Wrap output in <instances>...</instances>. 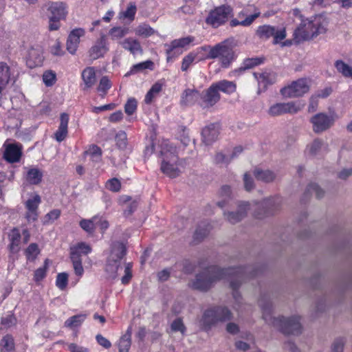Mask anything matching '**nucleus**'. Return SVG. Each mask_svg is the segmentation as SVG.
<instances>
[{
	"instance_id": "nucleus-1",
	"label": "nucleus",
	"mask_w": 352,
	"mask_h": 352,
	"mask_svg": "<svg viewBox=\"0 0 352 352\" xmlns=\"http://www.w3.org/2000/svg\"><path fill=\"white\" fill-rule=\"evenodd\" d=\"M248 268L241 266L228 268H221L216 265L209 266L196 276L195 280L190 286L194 289L206 292L214 283L223 279L228 280L233 291V297L237 299L240 296L238 290L242 282L246 278H253L257 274L256 271L250 272Z\"/></svg>"
},
{
	"instance_id": "nucleus-2",
	"label": "nucleus",
	"mask_w": 352,
	"mask_h": 352,
	"mask_svg": "<svg viewBox=\"0 0 352 352\" xmlns=\"http://www.w3.org/2000/svg\"><path fill=\"white\" fill-rule=\"evenodd\" d=\"M258 303L262 309L263 318L266 322H270L274 327H278L279 331L285 335L298 336L301 333L302 326L300 317L272 318L271 317L272 303L270 301L264 302L263 298L258 300Z\"/></svg>"
},
{
	"instance_id": "nucleus-3",
	"label": "nucleus",
	"mask_w": 352,
	"mask_h": 352,
	"mask_svg": "<svg viewBox=\"0 0 352 352\" xmlns=\"http://www.w3.org/2000/svg\"><path fill=\"white\" fill-rule=\"evenodd\" d=\"M162 160L160 164V170L170 178L178 177L181 173L179 166L182 165L177 149L173 144H165L160 151Z\"/></svg>"
},
{
	"instance_id": "nucleus-4",
	"label": "nucleus",
	"mask_w": 352,
	"mask_h": 352,
	"mask_svg": "<svg viewBox=\"0 0 352 352\" xmlns=\"http://www.w3.org/2000/svg\"><path fill=\"white\" fill-rule=\"evenodd\" d=\"M201 50L208 51L206 56L208 59H214L218 58L221 65L223 68L230 67V63L234 60V52L231 42L226 39L221 43L211 47L210 45L202 46Z\"/></svg>"
},
{
	"instance_id": "nucleus-5",
	"label": "nucleus",
	"mask_w": 352,
	"mask_h": 352,
	"mask_svg": "<svg viewBox=\"0 0 352 352\" xmlns=\"http://www.w3.org/2000/svg\"><path fill=\"white\" fill-rule=\"evenodd\" d=\"M324 28L320 22V19L315 18L314 20L305 19L294 32V40L296 43L311 39L319 34L324 32Z\"/></svg>"
},
{
	"instance_id": "nucleus-6",
	"label": "nucleus",
	"mask_w": 352,
	"mask_h": 352,
	"mask_svg": "<svg viewBox=\"0 0 352 352\" xmlns=\"http://www.w3.org/2000/svg\"><path fill=\"white\" fill-rule=\"evenodd\" d=\"M126 254V248L123 243L116 241L112 244L105 269L106 272L111 274L112 278L117 277L118 270L121 265V260Z\"/></svg>"
},
{
	"instance_id": "nucleus-7",
	"label": "nucleus",
	"mask_w": 352,
	"mask_h": 352,
	"mask_svg": "<svg viewBox=\"0 0 352 352\" xmlns=\"http://www.w3.org/2000/svg\"><path fill=\"white\" fill-rule=\"evenodd\" d=\"M232 318L231 311L225 307H215L207 309L201 318L202 324L206 330L219 322L230 320Z\"/></svg>"
},
{
	"instance_id": "nucleus-8",
	"label": "nucleus",
	"mask_w": 352,
	"mask_h": 352,
	"mask_svg": "<svg viewBox=\"0 0 352 352\" xmlns=\"http://www.w3.org/2000/svg\"><path fill=\"white\" fill-rule=\"evenodd\" d=\"M232 12V8L228 5L215 7L210 11L206 19V23L214 28H217L228 21Z\"/></svg>"
},
{
	"instance_id": "nucleus-9",
	"label": "nucleus",
	"mask_w": 352,
	"mask_h": 352,
	"mask_svg": "<svg viewBox=\"0 0 352 352\" xmlns=\"http://www.w3.org/2000/svg\"><path fill=\"white\" fill-rule=\"evenodd\" d=\"M256 36L263 40L273 38V43L277 44L287 36L285 28H277L270 25H259L256 30Z\"/></svg>"
},
{
	"instance_id": "nucleus-10",
	"label": "nucleus",
	"mask_w": 352,
	"mask_h": 352,
	"mask_svg": "<svg viewBox=\"0 0 352 352\" xmlns=\"http://www.w3.org/2000/svg\"><path fill=\"white\" fill-rule=\"evenodd\" d=\"M260 15L261 12L256 7L248 6L244 8L238 13L237 18L233 19L230 21V25L231 27L238 25L243 27L250 26Z\"/></svg>"
},
{
	"instance_id": "nucleus-11",
	"label": "nucleus",
	"mask_w": 352,
	"mask_h": 352,
	"mask_svg": "<svg viewBox=\"0 0 352 352\" xmlns=\"http://www.w3.org/2000/svg\"><path fill=\"white\" fill-rule=\"evenodd\" d=\"M309 90V85L305 78L293 81L290 85L283 87L280 92L285 98L300 97Z\"/></svg>"
},
{
	"instance_id": "nucleus-12",
	"label": "nucleus",
	"mask_w": 352,
	"mask_h": 352,
	"mask_svg": "<svg viewBox=\"0 0 352 352\" xmlns=\"http://www.w3.org/2000/svg\"><path fill=\"white\" fill-rule=\"evenodd\" d=\"M41 197L36 193L34 192L30 195L28 199L23 203L26 210L25 218L28 222H34L38 218V207L41 204Z\"/></svg>"
},
{
	"instance_id": "nucleus-13",
	"label": "nucleus",
	"mask_w": 352,
	"mask_h": 352,
	"mask_svg": "<svg viewBox=\"0 0 352 352\" xmlns=\"http://www.w3.org/2000/svg\"><path fill=\"white\" fill-rule=\"evenodd\" d=\"M221 99V95L217 91L212 84L208 89L200 93L199 105L202 109H209L214 107Z\"/></svg>"
},
{
	"instance_id": "nucleus-14",
	"label": "nucleus",
	"mask_w": 352,
	"mask_h": 352,
	"mask_svg": "<svg viewBox=\"0 0 352 352\" xmlns=\"http://www.w3.org/2000/svg\"><path fill=\"white\" fill-rule=\"evenodd\" d=\"M300 105L295 102H278L272 105L268 109V114L278 116L285 113L294 114L300 110Z\"/></svg>"
},
{
	"instance_id": "nucleus-15",
	"label": "nucleus",
	"mask_w": 352,
	"mask_h": 352,
	"mask_svg": "<svg viewBox=\"0 0 352 352\" xmlns=\"http://www.w3.org/2000/svg\"><path fill=\"white\" fill-rule=\"evenodd\" d=\"M311 122L313 124L314 131L320 133L331 127L333 123V119L325 113H319L311 118Z\"/></svg>"
},
{
	"instance_id": "nucleus-16",
	"label": "nucleus",
	"mask_w": 352,
	"mask_h": 352,
	"mask_svg": "<svg viewBox=\"0 0 352 352\" xmlns=\"http://www.w3.org/2000/svg\"><path fill=\"white\" fill-rule=\"evenodd\" d=\"M108 51L109 47L106 35L102 34L89 50V56L91 59L96 60L103 57Z\"/></svg>"
},
{
	"instance_id": "nucleus-17",
	"label": "nucleus",
	"mask_w": 352,
	"mask_h": 352,
	"mask_svg": "<svg viewBox=\"0 0 352 352\" xmlns=\"http://www.w3.org/2000/svg\"><path fill=\"white\" fill-rule=\"evenodd\" d=\"M8 250L11 254H17L21 250V234L16 227L13 228L8 234Z\"/></svg>"
},
{
	"instance_id": "nucleus-18",
	"label": "nucleus",
	"mask_w": 352,
	"mask_h": 352,
	"mask_svg": "<svg viewBox=\"0 0 352 352\" xmlns=\"http://www.w3.org/2000/svg\"><path fill=\"white\" fill-rule=\"evenodd\" d=\"M194 41V36H188L186 37L174 39L170 43V44H166L165 46L166 47V54L167 55V60H169L170 58H172L174 56V51L175 50L178 48H184L186 46H188Z\"/></svg>"
},
{
	"instance_id": "nucleus-19",
	"label": "nucleus",
	"mask_w": 352,
	"mask_h": 352,
	"mask_svg": "<svg viewBox=\"0 0 352 352\" xmlns=\"http://www.w3.org/2000/svg\"><path fill=\"white\" fill-rule=\"evenodd\" d=\"M277 207L274 205V201L272 199H267L258 204L256 211L254 216L256 219H262L266 217L273 215Z\"/></svg>"
},
{
	"instance_id": "nucleus-20",
	"label": "nucleus",
	"mask_w": 352,
	"mask_h": 352,
	"mask_svg": "<svg viewBox=\"0 0 352 352\" xmlns=\"http://www.w3.org/2000/svg\"><path fill=\"white\" fill-rule=\"evenodd\" d=\"M85 31L83 28H75L69 33L67 40V50L74 54L78 47L80 37L85 36Z\"/></svg>"
},
{
	"instance_id": "nucleus-21",
	"label": "nucleus",
	"mask_w": 352,
	"mask_h": 352,
	"mask_svg": "<svg viewBox=\"0 0 352 352\" xmlns=\"http://www.w3.org/2000/svg\"><path fill=\"white\" fill-rule=\"evenodd\" d=\"M200 92L195 89H186L181 95L180 105L184 107H191L196 103L199 104Z\"/></svg>"
},
{
	"instance_id": "nucleus-22",
	"label": "nucleus",
	"mask_w": 352,
	"mask_h": 352,
	"mask_svg": "<svg viewBox=\"0 0 352 352\" xmlns=\"http://www.w3.org/2000/svg\"><path fill=\"white\" fill-rule=\"evenodd\" d=\"M48 11L54 19L64 20L68 14L67 5L62 1L49 2Z\"/></svg>"
},
{
	"instance_id": "nucleus-23",
	"label": "nucleus",
	"mask_w": 352,
	"mask_h": 352,
	"mask_svg": "<svg viewBox=\"0 0 352 352\" xmlns=\"http://www.w3.org/2000/svg\"><path fill=\"white\" fill-rule=\"evenodd\" d=\"M22 155V146L18 144H8L4 151L3 158L10 163L20 161Z\"/></svg>"
},
{
	"instance_id": "nucleus-24",
	"label": "nucleus",
	"mask_w": 352,
	"mask_h": 352,
	"mask_svg": "<svg viewBox=\"0 0 352 352\" xmlns=\"http://www.w3.org/2000/svg\"><path fill=\"white\" fill-rule=\"evenodd\" d=\"M69 116L67 113H61L60 115V124L58 129L54 133V138L58 142H63L68 134V123Z\"/></svg>"
},
{
	"instance_id": "nucleus-25",
	"label": "nucleus",
	"mask_w": 352,
	"mask_h": 352,
	"mask_svg": "<svg viewBox=\"0 0 352 352\" xmlns=\"http://www.w3.org/2000/svg\"><path fill=\"white\" fill-rule=\"evenodd\" d=\"M219 123H212L205 126L201 131L203 141L206 144H210L214 142L219 134Z\"/></svg>"
},
{
	"instance_id": "nucleus-26",
	"label": "nucleus",
	"mask_w": 352,
	"mask_h": 352,
	"mask_svg": "<svg viewBox=\"0 0 352 352\" xmlns=\"http://www.w3.org/2000/svg\"><path fill=\"white\" fill-rule=\"evenodd\" d=\"M250 204L248 202H242L239 205V208L236 212H231L228 214H224L229 222L234 224L242 220L246 216L247 211L249 209Z\"/></svg>"
},
{
	"instance_id": "nucleus-27",
	"label": "nucleus",
	"mask_w": 352,
	"mask_h": 352,
	"mask_svg": "<svg viewBox=\"0 0 352 352\" xmlns=\"http://www.w3.org/2000/svg\"><path fill=\"white\" fill-rule=\"evenodd\" d=\"M211 228L212 226L208 221L201 222L195 230L193 235V241L195 243H198L203 241L208 236Z\"/></svg>"
},
{
	"instance_id": "nucleus-28",
	"label": "nucleus",
	"mask_w": 352,
	"mask_h": 352,
	"mask_svg": "<svg viewBox=\"0 0 352 352\" xmlns=\"http://www.w3.org/2000/svg\"><path fill=\"white\" fill-rule=\"evenodd\" d=\"M42 170L36 167L30 168L25 176L26 182L30 185H38L43 179Z\"/></svg>"
},
{
	"instance_id": "nucleus-29",
	"label": "nucleus",
	"mask_w": 352,
	"mask_h": 352,
	"mask_svg": "<svg viewBox=\"0 0 352 352\" xmlns=\"http://www.w3.org/2000/svg\"><path fill=\"white\" fill-rule=\"evenodd\" d=\"M212 85L214 88H216L218 93L221 91L230 95L235 92L236 90V85L234 82L227 80H221L218 82H213Z\"/></svg>"
},
{
	"instance_id": "nucleus-30",
	"label": "nucleus",
	"mask_w": 352,
	"mask_h": 352,
	"mask_svg": "<svg viewBox=\"0 0 352 352\" xmlns=\"http://www.w3.org/2000/svg\"><path fill=\"white\" fill-rule=\"evenodd\" d=\"M91 250L92 248L89 244L79 242L70 247L69 255L81 258L82 255H87Z\"/></svg>"
},
{
	"instance_id": "nucleus-31",
	"label": "nucleus",
	"mask_w": 352,
	"mask_h": 352,
	"mask_svg": "<svg viewBox=\"0 0 352 352\" xmlns=\"http://www.w3.org/2000/svg\"><path fill=\"white\" fill-rule=\"evenodd\" d=\"M82 78L85 83L84 89L93 87L96 82V75L94 67H86L82 72Z\"/></svg>"
},
{
	"instance_id": "nucleus-32",
	"label": "nucleus",
	"mask_w": 352,
	"mask_h": 352,
	"mask_svg": "<svg viewBox=\"0 0 352 352\" xmlns=\"http://www.w3.org/2000/svg\"><path fill=\"white\" fill-rule=\"evenodd\" d=\"M43 57L38 51L34 48H31L28 51V55L26 58V63L29 67L34 68L41 66L43 63Z\"/></svg>"
},
{
	"instance_id": "nucleus-33",
	"label": "nucleus",
	"mask_w": 352,
	"mask_h": 352,
	"mask_svg": "<svg viewBox=\"0 0 352 352\" xmlns=\"http://www.w3.org/2000/svg\"><path fill=\"white\" fill-rule=\"evenodd\" d=\"M15 342L12 335L8 333L0 340V352H15Z\"/></svg>"
},
{
	"instance_id": "nucleus-34",
	"label": "nucleus",
	"mask_w": 352,
	"mask_h": 352,
	"mask_svg": "<svg viewBox=\"0 0 352 352\" xmlns=\"http://www.w3.org/2000/svg\"><path fill=\"white\" fill-rule=\"evenodd\" d=\"M131 327H129L125 333L122 335L118 342L119 352H129L131 345Z\"/></svg>"
},
{
	"instance_id": "nucleus-35",
	"label": "nucleus",
	"mask_w": 352,
	"mask_h": 352,
	"mask_svg": "<svg viewBox=\"0 0 352 352\" xmlns=\"http://www.w3.org/2000/svg\"><path fill=\"white\" fill-rule=\"evenodd\" d=\"M147 69L150 70H153L154 69V63L151 60H147L146 61L133 65L130 68V70L127 72L124 76H130Z\"/></svg>"
},
{
	"instance_id": "nucleus-36",
	"label": "nucleus",
	"mask_w": 352,
	"mask_h": 352,
	"mask_svg": "<svg viewBox=\"0 0 352 352\" xmlns=\"http://www.w3.org/2000/svg\"><path fill=\"white\" fill-rule=\"evenodd\" d=\"M254 76L257 79L258 85L263 86V89H266L268 85H272L275 82L274 75L270 72H255L254 73Z\"/></svg>"
},
{
	"instance_id": "nucleus-37",
	"label": "nucleus",
	"mask_w": 352,
	"mask_h": 352,
	"mask_svg": "<svg viewBox=\"0 0 352 352\" xmlns=\"http://www.w3.org/2000/svg\"><path fill=\"white\" fill-rule=\"evenodd\" d=\"M122 47L129 51L131 54H135L138 52H142V47L140 43L136 39L126 38L122 43Z\"/></svg>"
},
{
	"instance_id": "nucleus-38",
	"label": "nucleus",
	"mask_w": 352,
	"mask_h": 352,
	"mask_svg": "<svg viewBox=\"0 0 352 352\" xmlns=\"http://www.w3.org/2000/svg\"><path fill=\"white\" fill-rule=\"evenodd\" d=\"M162 90V84L156 82L154 83L151 89L146 93L144 97V102L147 104H150L152 103L153 99L160 94V92Z\"/></svg>"
},
{
	"instance_id": "nucleus-39",
	"label": "nucleus",
	"mask_w": 352,
	"mask_h": 352,
	"mask_svg": "<svg viewBox=\"0 0 352 352\" xmlns=\"http://www.w3.org/2000/svg\"><path fill=\"white\" fill-rule=\"evenodd\" d=\"M334 66L338 72L341 74L344 77L352 79V67L345 63L342 60H337L334 63Z\"/></svg>"
},
{
	"instance_id": "nucleus-40",
	"label": "nucleus",
	"mask_w": 352,
	"mask_h": 352,
	"mask_svg": "<svg viewBox=\"0 0 352 352\" xmlns=\"http://www.w3.org/2000/svg\"><path fill=\"white\" fill-rule=\"evenodd\" d=\"M41 251L36 243H30L24 251L28 261L34 262L39 255Z\"/></svg>"
},
{
	"instance_id": "nucleus-41",
	"label": "nucleus",
	"mask_w": 352,
	"mask_h": 352,
	"mask_svg": "<svg viewBox=\"0 0 352 352\" xmlns=\"http://www.w3.org/2000/svg\"><path fill=\"white\" fill-rule=\"evenodd\" d=\"M254 175L257 180L264 182H272L275 178V174L270 170H263L259 168H256Z\"/></svg>"
},
{
	"instance_id": "nucleus-42",
	"label": "nucleus",
	"mask_w": 352,
	"mask_h": 352,
	"mask_svg": "<svg viewBox=\"0 0 352 352\" xmlns=\"http://www.w3.org/2000/svg\"><path fill=\"white\" fill-rule=\"evenodd\" d=\"M98 219V216H94L91 219H82L79 225L80 228L89 234H93L96 230V223Z\"/></svg>"
},
{
	"instance_id": "nucleus-43",
	"label": "nucleus",
	"mask_w": 352,
	"mask_h": 352,
	"mask_svg": "<svg viewBox=\"0 0 352 352\" xmlns=\"http://www.w3.org/2000/svg\"><path fill=\"white\" fill-rule=\"evenodd\" d=\"M112 87V83L107 76H102L99 82L97 91L100 93L102 98H104L108 91Z\"/></svg>"
},
{
	"instance_id": "nucleus-44",
	"label": "nucleus",
	"mask_w": 352,
	"mask_h": 352,
	"mask_svg": "<svg viewBox=\"0 0 352 352\" xmlns=\"http://www.w3.org/2000/svg\"><path fill=\"white\" fill-rule=\"evenodd\" d=\"M137 12L135 3L130 2L125 11L120 13V19H126L130 21H133Z\"/></svg>"
},
{
	"instance_id": "nucleus-45",
	"label": "nucleus",
	"mask_w": 352,
	"mask_h": 352,
	"mask_svg": "<svg viewBox=\"0 0 352 352\" xmlns=\"http://www.w3.org/2000/svg\"><path fill=\"white\" fill-rule=\"evenodd\" d=\"M50 260L46 258L44 261L43 266L36 269L34 273V280L36 283H39L43 280L47 275V271L49 266Z\"/></svg>"
},
{
	"instance_id": "nucleus-46",
	"label": "nucleus",
	"mask_w": 352,
	"mask_h": 352,
	"mask_svg": "<svg viewBox=\"0 0 352 352\" xmlns=\"http://www.w3.org/2000/svg\"><path fill=\"white\" fill-rule=\"evenodd\" d=\"M311 192H315L318 199L322 198L324 195V191L317 184L315 183H310L308 185L304 193V197H309V195Z\"/></svg>"
},
{
	"instance_id": "nucleus-47",
	"label": "nucleus",
	"mask_w": 352,
	"mask_h": 352,
	"mask_svg": "<svg viewBox=\"0 0 352 352\" xmlns=\"http://www.w3.org/2000/svg\"><path fill=\"white\" fill-rule=\"evenodd\" d=\"M263 58L258 57L245 58L243 62L242 67L240 68V70L252 69L263 63Z\"/></svg>"
},
{
	"instance_id": "nucleus-48",
	"label": "nucleus",
	"mask_w": 352,
	"mask_h": 352,
	"mask_svg": "<svg viewBox=\"0 0 352 352\" xmlns=\"http://www.w3.org/2000/svg\"><path fill=\"white\" fill-rule=\"evenodd\" d=\"M128 33V29L122 27H113L109 31V35L112 40L123 38Z\"/></svg>"
},
{
	"instance_id": "nucleus-49",
	"label": "nucleus",
	"mask_w": 352,
	"mask_h": 352,
	"mask_svg": "<svg viewBox=\"0 0 352 352\" xmlns=\"http://www.w3.org/2000/svg\"><path fill=\"white\" fill-rule=\"evenodd\" d=\"M69 258L73 265L74 272L76 276L81 277L84 274V269L82 264V258L69 255Z\"/></svg>"
},
{
	"instance_id": "nucleus-50",
	"label": "nucleus",
	"mask_w": 352,
	"mask_h": 352,
	"mask_svg": "<svg viewBox=\"0 0 352 352\" xmlns=\"http://www.w3.org/2000/svg\"><path fill=\"white\" fill-rule=\"evenodd\" d=\"M83 320H84V318L82 316L75 315L72 317H69L65 322V327H69V328L78 327L81 325Z\"/></svg>"
},
{
	"instance_id": "nucleus-51",
	"label": "nucleus",
	"mask_w": 352,
	"mask_h": 352,
	"mask_svg": "<svg viewBox=\"0 0 352 352\" xmlns=\"http://www.w3.org/2000/svg\"><path fill=\"white\" fill-rule=\"evenodd\" d=\"M105 187L111 192H118L121 190L122 184L118 178L113 177L107 181Z\"/></svg>"
},
{
	"instance_id": "nucleus-52",
	"label": "nucleus",
	"mask_w": 352,
	"mask_h": 352,
	"mask_svg": "<svg viewBox=\"0 0 352 352\" xmlns=\"http://www.w3.org/2000/svg\"><path fill=\"white\" fill-rule=\"evenodd\" d=\"M124 112L128 116L133 115L138 109V101L135 98H130L124 104Z\"/></svg>"
},
{
	"instance_id": "nucleus-53",
	"label": "nucleus",
	"mask_w": 352,
	"mask_h": 352,
	"mask_svg": "<svg viewBox=\"0 0 352 352\" xmlns=\"http://www.w3.org/2000/svg\"><path fill=\"white\" fill-rule=\"evenodd\" d=\"M155 30L149 25H140L136 30V34L144 37H148L154 34Z\"/></svg>"
},
{
	"instance_id": "nucleus-54",
	"label": "nucleus",
	"mask_w": 352,
	"mask_h": 352,
	"mask_svg": "<svg viewBox=\"0 0 352 352\" xmlns=\"http://www.w3.org/2000/svg\"><path fill=\"white\" fill-rule=\"evenodd\" d=\"M86 153L91 157L93 160L96 162L100 160L102 153V149L96 144L91 145Z\"/></svg>"
},
{
	"instance_id": "nucleus-55",
	"label": "nucleus",
	"mask_w": 352,
	"mask_h": 352,
	"mask_svg": "<svg viewBox=\"0 0 352 352\" xmlns=\"http://www.w3.org/2000/svg\"><path fill=\"white\" fill-rule=\"evenodd\" d=\"M170 328L173 331H179L182 335H184L186 331V328L181 318H177L174 320L170 324Z\"/></svg>"
},
{
	"instance_id": "nucleus-56",
	"label": "nucleus",
	"mask_w": 352,
	"mask_h": 352,
	"mask_svg": "<svg viewBox=\"0 0 352 352\" xmlns=\"http://www.w3.org/2000/svg\"><path fill=\"white\" fill-rule=\"evenodd\" d=\"M68 284V274L65 272L59 273L56 276V285L60 290H64Z\"/></svg>"
},
{
	"instance_id": "nucleus-57",
	"label": "nucleus",
	"mask_w": 352,
	"mask_h": 352,
	"mask_svg": "<svg viewBox=\"0 0 352 352\" xmlns=\"http://www.w3.org/2000/svg\"><path fill=\"white\" fill-rule=\"evenodd\" d=\"M132 267L133 264L131 263L126 264L124 267V275L121 278V282L123 285H128L131 281L133 276Z\"/></svg>"
},
{
	"instance_id": "nucleus-58",
	"label": "nucleus",
	"mask_w": 352,
	"mask_h": 352,
	"mask_svg": "<svg viewBox=\"0 0 352 352\" xmlns=\"http://www.w3.org/2000/svg\"><path fill=\"white\" fill-rule=\"evenodd\" d=\"M56 80V74L52 71H46L43 75V80L47 87L52 86Z\"/></svg>"
},
{
	"instance_id": "nucleus-59",
	"label": "nucleus",
	"mask_w": 352,
	"mask_h": 352,
	"mask_svg": "<svg viewBox=\"0 0 352 352\" xmlns=\"http://www.w3.org/2000/svg\"><path fill=\"white\" fill-rule=\"evenodd\" d=\"M116 141L117 146L121 148L124 149L127 146L126 134L124 131L118 133L116 136Z\"/></svg>"
},
{
	"instance_id": "nucleus-60",
	"label": "nucleus",
	"mask_w": 352,
	"mask_h": 352,
	"mask_svg": "<svg viewBox=\"0 0 352 352\" xmlns=\"http://www.w3.org/2000/svg\"><path fill=\"white\" fill-rule=\"evenodd\" d=\"M195 60V56L192 54H189L187 56H184L182 63L181 69L183 72L187 71L190 65Z\"/></svg>"
},
{
	"instance_id": "nucleus-61",
	"label": "nucleus",
	"mask_w": 352,
	"mask_h": 352,
	"mask_svg": "<svg viewBox=\"0 0 352 352\" xmlns=\"http://www.w3.org/2000/svg\"><path fill=\"white\" fill-rule=\"evenodd\" d=\"M1 322L3 326L10 327L16 324V318L14 314H8L1 318Z\"/></svg>"
},
{
	"instance_id": "nucleus-62",
	"label": "nucleus",
	"mask_w": 352,
	"mask_h": 352,
	"mask_svg": "<svg viewBox=\"0 0 352 352\" xmlns=\"http://www.w3.org/2000/svg\"><path fill=\"white\" fill-rule=\"evenodd\" d=\"M344 344L343 338H337L332 344L331 352H343Z\"/></svg>"
},
{
	"instance_id": "nucleus-63",
	"label": "nucleus",
	"mask_w": 352,
	"mask_h": 352,
	"mask_svg": "<svg viewBox=\"0 0 352 352\" xmlns=\"http://www.w3.org/2000/svg\"><path fill=\"white\" fill-rule=\"evenodd\" d=\"M244 187L247 191L252 190L254 187V180L249 173H245L243 176Z\"/></svg>"
},
{
	"instance_id": "nucleus-64",
	"label": "nucleus",
	"mask_w": 352,
	"mask_h": 352,
	"mask_svg": "<svg viewBox=\"0 0 352 352\" xmlns=\"http://www.w3.org/2000/svg\"><path fill=\"white\" fill-rule=\"evenodd\" d=\"M322 144V143L321 140L318 139L314 140L309 148V154L311 155H316L318 153V151L320 149Z\"/></svg>"
}]
</instances>
